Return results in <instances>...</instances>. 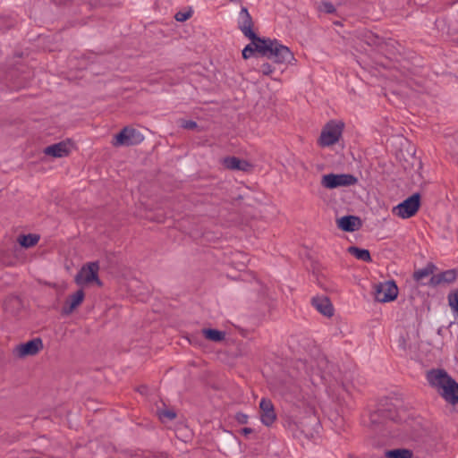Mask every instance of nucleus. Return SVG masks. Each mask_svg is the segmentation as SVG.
Segmentation results:
<instances>
[{
  "instance_id": "nucleus-1",
  "label": "nucleus",
  "mask_w": 458,
  "mask_h": 458,
  "mask_svg": "<svg viewBox=\"0 0 458 458\" xmlns=\"http://www.w3.org/2000/svg\"><path fill=\"white\" fill-rule=\"evenodd\" d=\"M247 38L250 40V43L242 52L243 59H249L254 53H258L261 56L273 59L276 64H290L294 60L293 54L289 47L282 45L276 39L260 38L259 36H256V38Z\"/></svg>"
},
{
  "instance_id": "nucleus-2",
  "label": "nucleus",
  "mask_w": 458,
  "mask_h": 458,
  "mask_svg": "<svg viewBox=\"0 0 458 458\" xmlns=\"http://www.w3.org/2000/svg\"><path fill=\"white\" fill-rule=\"evenodd\" d=\"M301 365L306 369V373L313 376H318L322 382L328 385L334 383H341L342 376L339 367L331 362L325 355L320 354L315 360L316 369L313 364H310V368H307L305 361H300Z\"/></svg>"
},
{
  "instance_id": "nucleus-3",
  "label": "nucleus",
  "mask_w": 458,
  "mask_h": 458,
  "mask_svg": "<svg viewBox=\"0 0 458 458\" xmlns=\"http://www.w3.org/2000/svg\"><path fill=\"white\" fill-rule=\"evenodd\" d=\"M287 428L292 432L293 437L298 439H311L318 433L319 421L315 416H308L299 422L288 421Z\"/></svg>"
},
{
  "instance_id": "nucleus-4",
  "label": "nucleus",
  "mask_w": 458,
  "mask_h": 458,
  "mask_svg": "<svg viewBox=\"0 0 458 458\" xmlns=\"http://www.w3.org/2000/svg\"><path fill=\"white\" fill-rule=\"evenodd\" d=\"M369 420L368 425L371 428H377L387 420L397 421L399 417L394 406L386 398L381 400L377 408L369 412Z\"/></svg>"
},
{
  "instance_id": "nucleus-5",
  "label": "nucleus",
  "mask_w": 458,
  "mask_h": 458,
  "mask_svg": "<svg viewBox=\"0 0 458 458\" xmlns=\"http://www.w3.org/2000/svg\"><path fill=\"white\" fill-rule=\"evenodd\" d=\"M344 127V123L341 121H329L323 127L318 144L323 148L335 144L342 136Z\"/></svg>"
},
{
  "instance_id": "nucleus-6",
  "label": "nucleus",
  "mask_w": 458,
  "mask_h": 458,
  "mask_svg": "<svg viewBox=\"0 0 458 458\" xmlns=\"http://www.w3.org/2000/svg\"><path fill=\"white\" fill-rule=\"evenodd\" d=\"M98 261L88 262L81 267L75 276L74 281L79 285L96 283L97 285L102 286L103 283L98 277Z\"/></svg>"
},
{
  "instance_id": "nucleus-7",
  "label": "nucleus",
  "mask_w": 458,
  "mask_h": 458,
  "mask_svg": "<svg viewBox=\"0 0 458 458\" xmlns=\"http://www.w3.org/2000/svg\"><path fill=\"white\" fill-rule=\"evenodd\" d=\"M144 140L142 133L135 128L125 126L113 139L114 147L135 146Z\"/></svg>"
},
{
  "instance_id": "nucleus-8",
  "label": "nucleus",
  "mask_w": 458,
  "mask_h": 458,
  "mask_svg": "<svg viewBox=\"0 0 458 458\" xmlns=\"http://www.w3.org/2000/svg\"><path fill=\"white\" fill-rule=\"evenodd\" d=\"M375 299L379 302H390L398 296V287L394 280H388L375 285Z\"/></svg>"
},
{
  "instance_id": "nucleus-9",
  "label": "nucleus",
  "mask_w": 458,
  "mask_h": 458,
  "mask_svg": "<svg viewBox=\"0 0 458 458\" xmlns=\"http://www.w3.org/2000/svg\"><path fill=\"white\" fill-rule=\"evenodd\" d=\"M357 182V177L351 174H328L323 175L321 184L325 188L335 189L341 186L354 185Z\"/></svg>"
},
{
  "instance_id": "nucleus-10",
  "label": "nucleus",
  "mask_w": 458,
  "mask_h": 458,
  "mask_svg": "<svg viewBox=\"0 0 458 458\" xmlns=\"http://www.w3.org/2000/svg\"><path fill=\"white\" fill-rule=\"evenodd\" d=\"M43 349V342L41 338H34L24 344L17 345L14 349V354L17 357L23 358L26 356H33Z\"/></svg>"
},
{
  "instance_id": "nucleus-11",
  "label": "nucleus",
  "mask_w": 458,
  "mask_h": 458,
  "mask_svg": "<svg viewBox=\"0 0 458 458\" xmlns=\"http://www.w3.org/2000/svg\"><path fill=\"white\" fill-rule=\"evenodd\" d=\"M338 229L346 233H353L359 231L363 225L360 217L353 215H346L336 218L335 220Z\"/></svg>"
},
{
  "instance_id": "nucleus-12",
  "label": "nucleus",
  "mask_w": 458,
  "mask_h": 458,
  "mask_svg": "<svg viewBox=\"0 0 458 458\" xmlns=\"http://www.w3.org/2000/svg\"><path fill=\"white\" fill-rule=\"evenodd\" d=\"M259 415L263 425L270 427L276 420V413L271 400L262 398L259 402Z\"/></svg>"
},
{
  "instance_id": "nucleus-13",
  "label": "nucleus",
  "mask_w": 458,
  "mask_h": 458,
  "mask_svg": "<svg viewBox=\"0 0 458 458\" xmlns=\"http://www.w3.org/2000/svg\"><path fill=\"white\" fill-rule=\"evenodd\" d=\"M221 164L225 168L232 171H242L245 173H250L253 169V165L250 164L249 161L241 159L234 156H228L224 157L221 160Z\"/></svg>"
},
{
  "instance_id": "nucleus-14",
  "label": "nucleus",
  "mask_w": 458,
  "mask_h": 458,
  "mask_svg": "<svg viewBox=\"0 0 458 458\" xmlns=\"http://www.w3.org/2000/svg\"><path fill=\"white\" fill-rule=\"evenodd\" d=\"M421 202H399L392 208V214L402 219H408L417 214Z\"/></svg>"
},
{
  "instance_id": "nucleus-15",
  "label": "nucleus",
  "mask_w": 458,
  "mask_h": 458,
  "mask_svg": "<svg viewBox=\"0 0 458 458\" xmlns=\"http://www.w3.org/2000/svg\"><path fill=\"white\" fill-rule=\"evenodd\" d=\"M253 26L254 22L252 17L250 16L247 7L242 6L240 12V19L238 21L239 30L245 37H251L256 38V36L258 35L253 31Z\"/></svg>"
},
{
  "instance_id": "nucleus-16",
  "label": "nucleus",
  "mask_w": 458,
  "mask_h": 458,
  "mask_svg": "<svg viewBox=\"0 0 458 458\" xmlns=\"http://www.w3.org/2000/svg\"><path fill=\"white\" fill-rule=\"evenodd\" d=\"M451 379V377L445 369H431L427 373L428 384L435 388L442 389L445 382Z\"/></svg>"
},
{
  "instance_id": "nucleus-17",
  "label": "nucleus",
  "mask_w": 458,
  "mask_h": 458,
  "mask_svg": "<svg viewBox=\"0 0 458 458\" xmlns=\"http://www.w3.org/2000/svg\"><path fill=\"white\" fill-rule=\"evenodd\" d=\"M84 298L85 293L82 289H79L73 294L69 295L62 308V314L65 316L72 314L82 303Z\"/></svg>"
},
{
  "instance_id": "nucleus-18",
  "label": "nucleus",
  "mask_w": 458,
  "mask_h": 458,
  "mask_svg": "<svg viewBox=\"0 0 458 458\" xmlns=\"http://www.w3.org/2000/svg\"><path fill=\"white\" fill-rule=\"evenodd\" d=\"M458 273L456 269H448L445 271H443L439 274H437L435 276H432L428 281V284L431 287H436L442 284H452L454 283L457 278Z\"/></svg>"
},
{
  "instance_id": "nucleus-19",
  "label": "nucleus",
  "mask_w": 458,
  "mask_h": 458,
  "mask_svg": "<svg viewBox=\"0 0 458 458\" xmlns=\"http://www.w3.org/2000/svg\"><path fill=\"white\" fill-rule=\"evenodd\" d=\"M439 394L449 403L454 405L458 403V383L451 377L445 382Z\"/></svg>"
},
{
  "instance_id": "nucleus-20",
  "label": "nucleus",
  "mask_w": 458,
  "mask_h": 458,
  "mask_svg": "<svg viewBox=\"0 0 458 458\" xmlns=\"http://www.w3.org/2000/svg\"><path fill=\"white\" fill-rule=\"evenodd\" d=\"M312 306L323 316L331 318L334 315L333 305L327 296H316L311 299Z\"/></svg>"
},
{
  "instance_id": "nucleus-21",
  "label": "nucleus",
  "mask_w": 458,
  "mask_h": 458,
  "mask_svg": "<svg viewBox=\"0 0 458 458\" xmlns=\"http://www.w3.org/2000/svg\"><path fill=\"white\" fill-rule=\"evenodd\" d=\"M71 149L69 144L65 141H61L55 144L47 146L44 149V154L53 157H64L69 156Z\"/></svg>"
},
{
  "instance_id": "nucleus-22",
  "label": "nucleus",
  "mask_w": 458,
  "mask_h": 458,
  "mask_svg": "<svg viewBox=\"0 0 458 458\" xmlns=\"http://www.w3.org/2000/svg\"><path fill=\"white\" fill-rule=\"evenodd\" d=\"M436 269L437 267L433 263L429 262L426 265L425 267L414 271L412 276L413 279L422 285H428V282H424L423 280L425 278H430L432 276H435L434 272Z\"/></svg>"
},
{
  "instance_id": "nucleus-23",
  "label": "nucleus",
  "mask_w": 458,
  "mask_h": 458,
  "mask_svg": "<svg viewBox=\"0 0 458 458\" xmlns=\"http://www.w3.org/2000/svg\"><path fill=\"white\" fill-rule=\"evenodd\" d=\"M39 239V235L36 233L21 234L17 238V242L21 247L28 249L35 246Z\"/></svg>"
},
{
  "instance_id": "nucleus-24",
  "label": "nucleus",
  "mask_w": 458,
  "mask_h": 458,
  "mask_svg": "<svg viewBox=\"0 0 458 458\" xmlns=\"http://www.w3.org/2000/svg\"><path fill=\"white\" fill-rule=\"evenodd\" d=\"M348 253L354 256L357 259L365 261V262H371V255L369 250L361 249L356 246H350L347 250Z\"/></svg>"
},
{
  "instance_id": "nucleus-25",
  "label": "nucleus",
  "mask_w": 458,
  "mask_h": 458,
  "mask_svg": "<svg viewBox=\"0 0 458 458\" xmlns=\"http://www.w3.org/2000/svg\"><path fill=\"white\" fill-rule=\"evenodd\" d=\"M202 334L208 340L216 343L222 342L225 338V333L224 331L213 328H204L202 329Z\"/></svg>"
},
{
  "instance_id": "nucleus-26",
  "label": "nucleus",
  "mask_w": 458,
  "mask_h": 458,
  "mask_svg": "<svg viewBox=\"0 0 458 458\" xmlns=\"http://www.w3.org/2000/svg\"><path fill=\"white\" fill-rule=\"evenodd\" d=\"M412 455V451L405 448H397L385 452L386 458H411Z\"/></svg>"
},
{
  "instance_id": "nucleus-27",
  "label": "nucleus",
  "mask_w": 458,
  "mask_h": 458,
  "mask_svg": "<svg viewBox=\"0 0 458 458\" xmlns=\"http://www.w3.org/2000/svg\"><path fill=\"white\" fill-rule=\"evenodd\" d=\"M319 12H324L326 13H335L336 9L335 5L329 1H323L318 6Z\"/></svg>"
},
{
  "instance_id": "nucleus-28",
  "label": "nucleus",
  "mask_w": 458,
  "mask_h": 458,
  "mask_svg": "<svg viewBox=\"0 0 458 458\" xmlns=\"http://www.w3.org/2000/svg\"><path fill=\"white\" fill-rule=\"evenodd\" d=\"M411 157L412 159L411 167L408 165H403V167L405 170H409V171H411V169H414L419 174L420 170L422 167L421 160L420 158H417L414 155H412Z\"/></svg>"
},
{
  "instance_id": "nucleus-29",
  "label": "nucleus",
  "mask_w": 458,
  "mask_h": 458,
  "mask_svg": "<svg viewBox=\"0 0 458 458\" xmlns=\"http://www.w3.org/2000/svg\"><path fill=\"white\" fill-rule=\"evenodd\" d=\"M158 414L161 420L167 419L168 420H173L176 418V413L173 410H162Z\"/></svg>"
},
{
  "instance_id": "nucleus-30",
  "label": "nucleus",
  "mask_w": 458,
  "mask_h": 458,
  "mask_svg": "<svg viewBox=\"0 0 458 458\" xmlns=\"http://www.w3.org/2000/svg\"><path fill=\"white\" fill-rule=\"evenodd\" d=\"M422 198H426L423 189L412 192L410 196L406 197L403 200H420Z\"/></svg>"
},
{
  "instance_id": "nucleus-31",
  "label": "nucleus",
  "mask_w": 458,
  "mask_h": 458,
  "mask_svg": "<svg viewBox=\"0 0 458 458\" xmlns=\"http://www.w3.org/2000/svg\"><path fill=\"white\" fill-rule=\"evenodd\" d=\"M191 16V12H178L175 13L174 18L177 21H185Z\"/></svg>"
},
{
  "instance_id": "nucleus-32",
  "label": "nucleus",
  "mask_w": 458,
  "mask_h": 458,
  "mask_svg": "<svg viewBox=\"0 0 458 458\" xmlns=\"http://www.w3.org/2000/svg\"><path fill=\"white\" fill-rule=\"evenodd\" d=\"M181 127L187 130H194L198 127V124L192 120H182Z\"/></svg>"
},
{
  "instance_id": "nucleus-33",
  "label": "nucleus",
  "mask_w": 458,
  "mask_h": 458,
  "mask_svg": "<svg viewBox=\"0 0 458 458\" xmlns=\"http://www.w3.org/2000/svg\"><path fill=\"white\" fill-rule=\"evenodd\" d=\"M260 72L263 75L268 76L274 72V68L270 64L265 63L260 66Z\"/></svg>"
},
{
  "instance_id": "nucleus-34",
  "label": "nucleus",
  "mask_w": 458,
  "mask_h": 458,
  "mask_svg": "<svg viewBox=\"0 0 458 458\" xmlns=\"http://www.w3.org/2000/svg\"><path fill=\"white\" fill-rule=\"evenodd\" d=\"M235 420L239 424H247L249 421V416L243 412H237L235 414Z\"/></svg>"
},
{
  "instance_id": "nucleus-35",
  "label": "nucleus",
  "mask_w": 458,
  "mask_h": 458,
  "mask_svg": "<svg viewBox=\"0 0 458 458\" xmlns=\"http://www.w3.org/2000/svg\"><path fill=\"white\" fill-rule=\"evenodd\" d=\"M252 432H253V429L251 428H243L241 429V433L245 437L251 434Z\"/></svg>"
},
{
  "instance_id": "nucleus-36",
  "label": "nucleus",
  "mask_w": 458,
  "mask_h": 458,
  "mask_svg": "<svg viewBox=\"0 0 458 458\" xmlns=\"http://www.w3.org/2000/svg\"><path fill=\"white\" fill-rule=\"evenodd\" d=\"M233 3H242V0H231Z\"/></svg>"
},
{
  "instance_id": "nucleus-37",
  "label": "nucleus",
  "mask_w": 458,
  "mask_h": 458,
  "mask_svg": "<svg viewBox=\"0 0 458 458\" xmlns=\"http://www.w3.org/2000/svg\"><path fill=\"white\" fill-rule=\"evenodd\" d=\"M241 199H242V196H239L236 200H241Z\"/></svg>"
}]
</instances>
